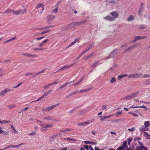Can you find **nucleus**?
<instances>
[{"label": "nucleus", "mask_w": 150, "mask_h": 150, "mask_svg": "<svg viewBox=\"0 0 150 150\" xmlns=\"http://www.w3.org/2000/svg\"><path fill=\"white\" fill-rule=\"evenodd\" d=\"M87 22L86 20H84L83 21H81L77 22H76L75 23H70L68 25H67L66 26L64 27L63 29H66V30H68L71 28L70 26L72 25L73 24L75 25H81Z\"/></svg>", "instance_id": "1"}, {"label": "nucleus", "mask_w": 150, "mask_h": 150, "mask_svg": "<svg viewBox=\"0 0 150 150\" xmlns=\"http://www.w3.org/2000/svg\"><path fill=\"white\" fill-rule=\"evenodd\" d=\"M138 93V92H137L133 93L131 94L128 95L127 96L123 98L125 100H129L132 99L136 97Z\"/></svg>", "instance_id": "2"}, {"label": "nucleus", "mask_w": 150, "mask_h": 150, "mask_svg": "<svg viewBox=\"0 0 150 150\" xmlns=\"http://www.w3.org/2000/svg\"><path fill=\"white\" fill-rule=\"evenodd\" d=\"M27 13V10L26 8L24 9H20L18 10L15 11L13 13V15H20Z\"/></svg>", "instance_id": "3"}, {"label": "nucleus", "mask_w": 150, "mask_h": 150, "mask_svg": "<svg viewBox=\"0 0 150 150\" xmlns=\"http://www.w3.org/2000/svg\"><path fill=\"white\" fill-rule=\"evenodd\" d=\"M59 105V104L54 105L49 107H47L45 108H43L42 111L43 112H45L47 111H49L54 108V107Z\"/></svg>", "instance_id": "4"}, {"label": "nucleus", "mask_w": 150, "mask_h": 150, "mask_svg": "<svg viewBox=\"0 0 150 150\" xmlns=\"http://www.w3.org/2000/svg\"><path fill=\"white\" fill-rule=\"evenodd\" d=\"M35 8L37 9H41L42 11H43L45 9V6L42 3H40L37 5Z\"/></svg>", "instance_id": "5"}, {"label": "nucleus", "mask_w": 150, "mask_h": 150, "mask_svg": "<svg viewBox=\"0 0 150 150\" xmlns=\"http://www.w3.org/2000/svg\"><path fill=\"white\" fill-rule=\"evenodd\" d=\"M55 18V16L54 15H48L47 18V21L48 22H50V21L53 20Z\"/></svg>", "instance_id": "6"}, {"label": "nucleus", "mask_w": 150, "mask_h": 150, "mask_svg": "<svg viewBox=\"0 0 150 150\" xmlns=\"http://www.w3.org/2000/svg\"><path fill=\"white\" fill-rule=\"evenodd\" d=\"M103 18L105 20L110 21H113L115 20V19L109 15L106 16L104 17Z\"/></svg>", "instance_id": "7"}, {"label": "nucleus", "mask_w": 150, "mask_h": 150, "mask_svg": "<svg viewBox=\"0 0 150 150\" xmlns=\"http://www.w3.org/2000/svg\"><path fill=\"white\" fill-rule=\"evenodd\" d=\"M21 55L23 56H26L28 57H38V55L31 54L29 53H25L23 52L21 53Z\"/></svg>", "instance_id": "8"}, {"label": "nucleus", "mask_w": 150, "mask_h": 150, "mask_svg": "<svg viewBox=\"0 0 150 150\" xmlns=\"http://www.w3.org/2000/svg\"><path fill=\"white\" fill-rule=\"evenodd\" d=\"M49 41V40L48 39H46L45 40H43L40 43V44L38 45V47H43L45 45L47 42Z\"/></svg>", "instance_id": "9"}, {"label": "nucleus", "mask_w": 150, "mask_h": 150, "mask_svg": "<svg viewBox=\"0 0 150 150\" xmlns=\"http://www.w3.org/2000/svg\"><path fill=\"white\" fill-rule=\"evenodd\" d=\"M44 122H41L40 124V125L43 128H47L51 127L52 125L51 124H47L44 123Z\"/></svg>", "instance_id": "10"}, {"label": "nucleus", "mask_w": 150, "mask_h": 150, "mask_svg": "<svg viewBox=\"0 0 150 150\" xmlns=\"http://www.w3.org/2000/svg\"><path fill=\"white\" fill-rule=\"evenodd\" d=\"M110 14L113 16L115 19L117 18L118 16V13L115 11H114L110 13Z\"/></svg>", "instance_id": "11"}, {"label": "nucleus", "mask_w": 150, "mask_h": 150, "mask_svg": "<svg viewBox=\"0 0 150 150\" xmlns=\"http://www.w3.org/2000/svg\"><path fill=\"white\" fill-rule=\"evenodd\" d=\"M113 116V115H110L108 116H100V119L101 120H107L109 118Z\"/></svg>", "instance_id": "12"}, {"label": "nucleus", "mask_w": 150, "mask_h": 150, "mask_svg": "<svg viewBox=\"0 0 150 150\" xmlns=\"http://www.w3.org/2000/svg\"><path fill=\"white\" fill-rule=\"evenodd\" d=\"M135 79H138L142 77L143 74L141 73L138 72L134 74Z\"/></svg>", "instance_id": "13"}, {"label": "nucleus", "mask_w": 150, "mask_h": 150, "mask_svg": "<svg viewBox=\"0 0 150 150\" xmlns=\"http://www.w3.org/2000/svg\"><path fill=\"white\" fill-rule=\"evenodd\" d=\"M11 90L10 89L5 88L4 90L2 91L0 93V96H4L7 92L10 91Z\"/></svg>", "instance_id": "14"}, {"label": "nucleus", "mask_w": 150, "mask_h": 150, "mask_svg": "<svg viewBox=\"0 0 150 150\" xmlns=\"http://www.w3.org/2000/svg\"><path fill=\"white\" fill-rule=\"evenodd\" d=\"M136 149L137 150H148L146 147L143 146H137L136 147Z\"/></svg>", "instance_id": "15"}, {"label": "nucleus", "mask_w": 150, "mask_h": 150, "mask_svg": "<svg viewBox=\"0 0 150 150\" xmlns=\"http://www.w3.org/2000/svg\"><path fill=\"white\" fill-rule=\"evenodd\" d=\"M43 119L46 121L54 120L53 117L51 116H47L44 117Z\"/></svg>", "instance_id": "16"}, {"label": "nucleus", "mask_w": 150, "mask_h": 150, "mask_svg": "<svg viewBox=\"0 0 150 150\" xmlns=\"http://www.w3.org/2000/svg\"><path fill=\"white\" fill-rule=\"evenodd\" d=\"M79 39L78 38H76V39L72 42H71V43L69 45L66 47L67 48H69L70 47H71V46H72V45H74V44H75L78 41H79Z\"/></svg>", "instance_id": "17"}, {"label": "nucleus", "mask_w": 150, "mask_h": 150, "mask_svg": "<svg viewBox=\"0 0 150 150\" xmlns=\"http://www.w3.org/2000/svg\"><path fill=\"white\" fill-rule=\"evenodd\" d=\"M44 37V36H42V37H39V38H36L34 39L33 40H32V41H31V42L32 43H34L36 41V40H40L42 39Z\"/></svg>", "instance_id": "18"}, {"label": "nucleus", "mask_w": 150, "mask_h": 150, "mask_svg": "<svg viewBox=\"0 0 150 150\" xmlns=\"http://www.w3.org/2000/svg\"><path fill=\"white\" fill-rule=\"evenodd\" d=\"M134 19V16L132 15H129L127 19V21H130L133 20Z\"/></svg>", "instance_id": "19"}, {"label": "nucleus", "mask_w": 150, "mask_h": 150, "mask_svg": "<svg viewBox=\"0 0 150 150\" xmlns=\"http://www.w3.org/2000/svg\"><path fill=\"white\" fill-rule=\"evenodd\" d=\"M94 45V43H91L89 45L86 47V49L85 50L87 51V52H88L92 48V47H93Z\"/></svg>", "instance_id": "20"}, {"label": "nucleus", "mask_w": 150, "mask_h": 150, "mask_svg": "<svg viewBox=\"0 0 150 150\" xmlns=\"http://www.w3.org/2000/svg\"><path fill=\"white\" fill-rule=\"evenodd\" d=\"M69 83H70V82L66 83L60 86L59 87V88L60 89L63 88L67 86L68 85H69Z\"/></svg>", "instance_id": "21"}, {"label": "nucleus", "mask_w": 150, "mask_h": 150, "mask_svg": "<svg viewBox=\"0 0 150 150\" xmlns=\"http://www.w3.org/2000/svg\"><path fill=\"white\" fill-rule=\"evenodd\" d=\"M127 74H125L124 75H119L118 76L117 79L118 80H120L122 78H124L125 77L127 76Z\"/></svg>", "instance_id": "22"}, {"label": "nucleus", "mask_w": 150, "mask_h": 150, "mask_svg": "<svg viewBox=\"0 0 150 150\" xmlns=\"http://www.w3.org/2000/svg\"><path fill=\"white\" fill-rule=\"evenodd\" d=\"M136 45H132L129 47L128 48L126 49L125 50V53L127 52L129 50L132 49L134 48V47H135L136 46Z\"/></svg>", "instance_id": "23"}, {"label": "nucleus", "mask_w": 150, "mask_h": 150, "mask_svg": "<svg viewBox=\"0 0 150 150\" xmlns=\"http://www.w3.org/2000/svg\"><path fill=\"white\" fill-rule=\"evenodd\" d=\"M84 142L86 144H91L93 145H95L96 144V143L92 142L91 141H84Z\"/></svg>", "instance_id": "24"}, {"label": "nucleus", "mask_w": 150, "mask_h": 150, "mask_svg": "<svg viewBox=\"0 0 150 150\" xmlns=\"http://www.w3.org/2000/svg\"><path fill=\"white\" fill-rule=\"evenodd\" d=\"M90 90V89H89V88L81 90H80L79 91V93H81L86 92L89 91Z\"/></svg>", "instance_id": "25"}, {"label": "nucleus", "mask_w": 150, "mask_h": 150, "mask_svg": "<svg viewBox=\"0 0 150 150\" xmlns=\"http://www.w3.org/2000/svg\"><path fill=\"white\" fill-rule=\"evenodd\" d=\"M99 61H97L94 62L93 64L91 67H92L93 68H94L96 67L98 64V63L99 62Z\"/></svg>", "instance_id": "26"}, {"label": "nucleus", "mask_w": 150, "mask_h": 150, "mask_svg": "<svg viewBox=\"0 0 150 150\" xmlns=\"http://www.w3.org/2000/svg\"><path fill=\"white\" fill-rule=\"evenodd\" d=\"M146 37V36L141 37V36H136L135 37L136 39L137 40H139L140 39H142Z\"/></svg>", "instance_id": "27"}, {"label": "nucleus", "mask_w": 150, "mask_h": 150, "mask_svg": "<svg viewBox=\"0 0 150 150\" xmlns=\"http://www.w3.org/2000/svg\"><path fill=\"white\" fill-rule=\"evenodd\" d=\"M139 130L140 131L142 132L144 131H148V129L146 127H143L140 128H139Z\"/></svg>", "instance_id": "28"}, {"label": "nucleus", "mask_w": 150, "mask_h": 150, "mask_svg": "<svg viewBox=\"0 0 150 150\" xmlns=\"http://www.w3.org/2000/svg\"><path fill=\"white\" fill-rule=\"evenodd\" d=\"M88 124V122H81L78 123V125L79 126H83Z\"/></svg>", "instance_id": "29"}, {"label": "nucleus", "mask_w": 150, "mask_h": 150, "mask_svg": "<svg viewBox=\"0 0 150 150\" xmlns=\"http://www.w3.org/2000/svg\"><path fill=\"white\" fill-rule=\"evenodd\" d=\"M17 146H16V145H9L8 146H7L5 147L4 148V149H5L9 148H17Z\"/></svg>", "instance_id": "30"}, {"label": "nucleus", "mask_w": 150, "mask_h": 150, "mask_svg": "<svg viewBox=\"0 0 150 150\" xmlns=\"http://www.w3.org/2000/svg\"><path fill=\"white\" fill-rule=\"evenodd\" d=\"M132 108H146V106H144V105H142L141 106H135V107H133V106H131L130 107Z\"/></svg>", "instance_id": "31"}, {"label": "nucleus", "mask_w": 150, "mask_h": 150, "mask_svg": "<svg viewBox=\"0 0 150 150\" xmlns=\"http://www.w3.org/2000/svg\"><path fill=\"white\" fill-rule=\"evenodd\" d=\"M14 10H12L10 9H8L5 11V13H12V12H14Z\"/></svg>", "instance_id": "32"}, {"label": "nucleus", "mask_w": 150, "mask_h": 150, "mask_svg": "<svg viewBox=\"0 0 150 150\" xmlns=\"http://www.w3.org/2000/svg\"><path fill=\"white\" fill-rule=\"evenodd\" d=\"M144 133H145V137L146 139H150V135L148 134V133L147 132H144Z\"/></svg>", "instance_id": "33"}, {"label": "nucleus", "mask_w": 150, "mask_h": 150, "mask_svg": "<svg viewBox=\"0 0 150 150\" xmlns=\"http://www.w3.org/2000/svg\"><path fill=\"white\" fill-rule=\"evenodd\" d=\"M52 90H51V89L48 92H46V93H44L42 95L43 96H44V98L45 96H47L51 92H52Z\"/></svg>", "instance_id": "34"}, {"label": "nucleus", "mask_w": 150, "mask_h": 150, "mask_svg": "<svg viewBox=\"0 0 150 150\" xmlns=\"http://www.w3.org/2000/svg\"><path fill=\"white\" fill-rule=\"evenodd\" d=\"M16 106V105L15 104H11V105L8 106V107L10 109H12L15 108Z\"/></svg>", "instance_id": "35"}, {"label": "nucleus", "mask_w": 150, "mask_h": 150, "mask_svg": "<svg viewBox=\"0 0 150 150\" xmlns=\"http://www.w3.org/2000/svg\"><path fill=\"white\" fill-rule=\"evenodd\" d=\"M144 84L145 85L150 84V79L146 80L144 82Z\"/></svg>", "instance_id": "36"}, {"label": "nucleus", "mask_w": 150, "mask_h": 150, "mask_svg": "<svg viewBox=\"0 0 150 150\" xmlns=\"http://www.w3.org/2000/svg\"><path fill=\"white\" fill-rule=\"evenodd\" d=\"M52 86L51 83H49L47 85L45 86H44V88L45 89H47L49 88L50 86Z\"/></svg>", "instance_id": "37"}, {"label": "nucleus", "mask_w": 150, "mask_h": 150, "mask_svg": "<svg viewBox=\"0 0 150 150\" xmlns=\"http://www.w3.org/2000/svg\"><path fill=\"white\" fill-rule=\"evenodd\" d=\"M123 146V147H124H124L126 148L127 147V141H124L123 143L122 146Z\"/></svg>", "instance_id": "38"}, {"label": "nucleus", "mask_w": 150, "mask_h": 150, "mask_svg": "<svg viewBox=\"0 0 150 150\" xmlns=\"http://www.w3.org/2000/svg\"><path fill=\"white\" fill-rule=\"evenodd\" d=\"M60 81H58V80H57L55 82L51 83V84H52V85H56L59 83L60 82Z\"/></svg>", "instance_id": "39"}, {"label": "nucleus", "mask_w": 150, "mask_h": 150, "mask_svg": "<svg viewBox=\"0 0 150 150\" xmlns=\"http://www.w3.org/2000/svg\"><path fill=\"white\" fill-rule=\"evenodd\" d=\"M58 5H57V7L55 8L54 9H53L52 11V13H57L58 11V8H57Z\"/></svg>", "instance_id": "40"}, {"label": "nucleus", "mask_w": 150, "mask_h": 150, "mask_svg": "<svg viewBox=\"0 0 150 150\" xmlns=\"http://www.w3.org/2000/svg\"><path fill=\"white\" fill-rule=\"evenodd\" d=\"M146 26L144 25H141L139 26V28L140 29H144L146 28Z\"/></svg>", "instance_id": "41"}, {"label": "nucleus", "mask_w": 150, "mask_h": 150, "mask_svg": "<svg viewBox=\"0 0 150 150\" xmlns=\"http://www.w3.org/2000/svg\"><path fill=\"white\" fill-rule=\"evenodd\" d=\"M116 81V80L115 77L112 78L110 81V82L111 83H113Z\"/></svg>", "instance_id": "42"}, {"label": "nucleus", "mask_w": 150, "mask_h": 150, "mask_svg": "<svg viewBox=\"0 0 150 150\" xmlns=\"http://www.w3.org/2000/svg\"><path fill=\"white\" fill-rule=\"evenodd\" d=\"M73 64H72L68 65V66L67 65H65L64 67H63V69H66L67 68H68L72 67V66H73Z\"/></svg>", "instance_id": "43"}, {"label": "nucleus", "mask_w": 150, "mask_h": 150, "mask_svg": "<svg viewBox=\"0 0 150 150\" xmlns=\"http://www.w3.org/2000/svg\"><path fill=\"white\" fill-rule=\"evenodd\" d=\"M128 113L129 114L132 115L133 116L135 117H137L138 116V115L136 113H134L132 112H129Z\"/></svg>", "instance_id": "44"}, {"label": "nucleus", "mask_w": 150, "mask_h": 150, "mask_svg": "<svg viewBox=\"0 0 150 150\" xmlns=\"http://www.w3.org/2000/svg\"><path fill=\"white\" fill-rule=\"evenodd\" d=\"M45 69H43V70H42L39 71L38 73L35 74V76H36L40 74V73H42L43 72H44V71H45Z\"/></svg>", "instance_id": "45"}, {"label": "nucleus", "mask_w": 150, "mask_h": 150, "mask_svg": "<svg viewBox=\"0 0 150 150\" xmlns=\"http://www.w3.org/2000/svg\"><path fill=\"white\" fill-rule=\"evenodd\" d=\"M44 48H34L33 50L35 51H39V50H44Z\"/></svg>", "instance_id": "46"}, {"label": "nucleus", "mask_w": 150, "mask_h": 150, "mask_svg": "<svg viewBox=\"0 0 150 150\" xmlns=\"http://www.w3.org/2000/svg\"><path fill=\"white\" fill-rule=\"evenodd\" d=\"M143 9V8H142V4H141V7H140L139 10V14L140 15L141 14V11H142V10Z\"/></svg>", "instance_id": "47"}, {"label": "nucleus", "mask_w": 150, "mask_h": 150, "mask_svg": "<svg viewBox=\"0 0 150 150\" xmlns=\"http://www.w3.org/2000/svg\"><path fill=\"white\" fill-rule=\"evenodd\" d=\"M83 79L81 78L80 80L77 83H76L74 84L73 85L74 86H76L79 83H80L82 81Z\"/></svg>", "instance_id": "48"}, {"label": "nucleus", "mask_w": 150, "mask_h": 150, "mask_svg": "<svg viewBox=\"0 0 150 150\" xmlns=\"http://www.w3.org/2000/svg\"><path fill=\"white\" fill-rule=\"evenodd\" d=\"M132 138H129L127 140L128 144L129 145L130 143L132 141Z\"/></svg>", "instance_id": "49"}, {"label": "nucleus", "mask_w": 150, "mask_h": 150, "mask_svg": "<svg viewBox=\"0 0 150 150\" xmlns=\"http://www.w3.org/2000/svg\"><path fill=\"white\" fill-rule=\"evenodd\" d=\"M128 78L135 79L134 74L129 75L128 76Z\"/></svg>", "instance_id": "50"}, {"label": "nucleus", "mask_w": 150, "mask_h": 150, "mask_svg": "<svg viewBox=\"0 0 150 150\" xmlns=\"http://www.w3.org/2000/svg\"><path fill=\"white\" fill-rule=\"evenodd\" d=\"M125 148L123 147V146H120L117 149V150H125Z\"/></svg>", "instance_id": "51"}, {"label": "nucleus", "mask_w": 150, "mask_h": 150, "mask_svg": "<svg viewBox=\"0 0 150 150\" xmlns=\"http://www.w3.org/2000/svg\"><path fill=\"white\" fill-rule=\"evenodd\" d=\"M150 77V75L148 74H145L143 76H142V78H146L147 77Z\"/></svg>", "instance_id": "52"}, {"label": "nucleus", "mask_w": 150, "mask_h": 150, "mask_svg": "<svg viewBox=\"0 0 150 150\" xmlns=\"http://www.w3.org/2000/svg\"><path fill=\"white\" fill-rule=\"evenodd\" d=\"M44 98V96H42L41 97L38 98L37 100H36L35 101H38L41 100L42 99H43Z\"/></svg>", "instance_id": "53"}, {"label": "nucleus", "mask_w": 150, "mask_h": 150, "mask_svg": "<svg viewBox=\"0 0 150 150\" xmlns=\"http://www.w3.org/2000/svg\"><path fill=\"white\" fill-rule=\"evenodd\" d=\"M122 111L120 112H117L116 115L117 116H119L122 113Z\"/></svg>", "instance_id": "54"}, {"label": "nucleus", "mask_w": 150, "mask_h": 150, "mask_svg": "<svg viewBox=\"0 0 150 150\" xmlns=\"http://www.w3.org/2000/svg\"><path fill=\"white\" fill-rule=\"evenodd\" d=\"M11 129H12V130L13 132L14 133H16L17 132L16 131V130H15L14 127L13 126L11 125Z\"/></svg>", "instance_id": "55"}, {"label": "nucleus", "mask_w": 150, "mask_h": 150, "mask_svg": "<svg viewBox=\"0 0 150 150\" xmlns=\"http://www.w3.org/2000/svg\"><path fill=\"white\" fill-rule=\"evenodd\" d=\"M144 125L146 127H148L150 125L149 122H144Z\"/></svg>", "instance_id": "56"}, {"label": "nucleus", "mask_w": 150, "mask_h": 150, "mask_svg": "<svg viewBox=\"0 0 150 150\" xmlns=\"http://www.w3.org/2000/svg\"><path fill=\"white\" fill-rule=\"evenodd\" d=\"M36 134V133L35 132H33L31 133L28 134L29 135H31L33 136H34Z\"/></svg>", "instance_id": "57"}, {"label": "nucleus", "mask_w": 150, "mask_h": 150, "mask_svg": "<svg viewBox=\"0 0 150 150\" xmlns=\"http://www.w3.org/2000/svg\"><path fill=\"white\" fill-rule=\"evenodd\" d=\"M83 146H84V148H85L87 150H88L89 149V146H88L87 145H84Z\"/></svg>", "instance_id": "58"}, {"label": "nucleus", "mask_w": 150, "mask_h": 150, "mask_svg": "<svg viewBox=\"0 0 150 150\" xmlns=\"http://www.w3.org/2000/svg\"><path fill=\"white\" fill-rule=\"evenodd\" d=\"M49 31H50V30H46L45 31H44L42 32L39 33V34H44V33H45Z\"/></svg>", "instance_id": "59"}, {"label": "nucleus", "mask_w": 150, "mask_h": 150, "mask_svg": "<svg viewBox=\"0 0 150 150\" xmlns=\"http://www.w3.org/2000/svg\"><path fill=\"white\" fill-rule=\"evenodd\" d=\"M87 52V51L86 50H84L81 53V54H80L81 55H83V54H84L85 53H86V52Z\"/></svg>", "instance_id": "60"}, {"label": "nucleus", "mask_w": 150, "mask_h": 150, "mask_svg": "<svg viewBox=\"0 0 150 150\" xmlns=\"http://www.w3.org/2000/svg\"><path fill=\"white\" fill-rule=\"evenodd\" d=\"M16 38V37H14L10 39V41L15 40Z\"/></svg>", "instance_id": "61"}, {"label": "nucleus", "mask_w": 150, "mask_h": 150, "mask_svg": "<svg viewBox=\"0 0 150 150\" xmlns=\"http://www.w3.org/2000/svg\"><path fill=\"white\" fill-rule=\"evenodd\" d=\"M69 130H70L69 129H67L65 130H64L62 131L64 133H65L66 132H68V131H69Z\"/></svg>", "instance_id": "62"}, {"label": "nucleus", "mask_w": 150, "mask_h": 150, "mask_svg": "<svg viewBox=\"0 0 150 150\" xmlns=\"http://www.w3.org/2000/svg\"><path fill=\"white\" fill-rule=\"evenodd\" d=\"M134 128L133 127L131 129H129L128 130L129 131L133 132L134 130Z\"/></svg>", "instance_id": "63"}, {"label": "nucleus", "mask_w": 150, "mask_h": 150, "mask_svg": "<svg viewBox=\"0 0 150 150\" xmlns=\"http://www.w3.org/2000/svg\"><path fill=\"white\" fill-rule=\"evenodd\" d=\"M107 108V105H103L102 106V109L103 110H105Z\"/></svg>", "instance_id": "64"}]
</instances>
